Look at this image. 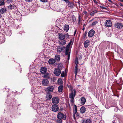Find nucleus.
Masks as SVG:
<instances>
[{"mask_svg": "<svg viewBox=\"0 0 123 123\" xmlns=\"http://www.w3.org/2000/svg\"><path fill=\"white\" fill-rule=\"evenodd\" d=\"M73 42V40H72V39H71L70 42L66 48L64 46L62 47L59 46L58 47L57 49V52H61L64 49H65V54L66 55H68V60H69V59L70 54V52L69 49V48L71 45H72Z\"/></svg>", "mask_w": 123, "mask_h": 123, "instance_id": "1", "label": "nucleus"}, {"mask_svg": "<svg viewBox=\"0 0 123 123\" xmlns=\"http://www.w3.org/2000/svg\"><path fill=\"white\" fill-rule=\"evenodd\" d=\"M74 92L71 93L69 95V98L71 99V102L72 103L74 102V98L75 95L76 91L74 89L73 90Z\"/></svg>", "mask_w": 123, "mask_h": 123, "instance_id": "2", "label": "nucleus"}, {"mask_svg": "<svg viewBox=\"0 0 123 123\" xmlns=\"http://www.w3.org/2000/svg\"><path fill=\"white\" fill-rule=\"evenodd\" d=\"M57 118L60 120H62L64 118L66 119L65 115L63 113L61 112L59 113L57 115Z\"/></svg>", "mask_w": 123, "mask_h": 123, "instance_id": "3", "label": "nucleus"}, {"mask_svg": "<svg viewBox=\"0 0 123 123\" xmlns=\"http://www.w3.org/2000/svg\"><path fill=\"white\" fill-rule=\"evenodd\" d=\"M115 27L118 29H121L123 26V24L121 23L117 22L115 23L114 24Z\"/></svg>", "mask_w": 123, "mask_h": 123, "instance_id": "4", "label": "nucleus"}, {"mask_svg": "<svg viewBox=\"0 0 123 123\" xmlns=\"http://www.w3.org/2000/svg\"><path fill=\"white\" fill-rule=\"evenodd\" d=\"M105 25L108 27H111L112 25V23L111 21L109 20H106L105 23Z\"/></svg>", "mask_w": 123, "mask_h": 123, "instance_id": "5", "label": "nucleus"}, {"mask_svg": "<svg viewBox=\"0 0 123 123\" xmlns=\"http://www.w3.org/2000/svg\"><path fill=\"white\" fill-rule=\"evenodd\" d=\"M52 103L53 104H57L59 102V99L57 97H53L52 99Z\"/></svg>", "mask_w": 123, "mask_h": 123, "instance_id": "6", "label": "nucleus"}, {"mask_svg": "<svg viewBox=\"0 0 123 123\" xmlns=\"http://www.w3.org/2000/svg\"><path fill=\"white\" fill-rule=\"evenodd\" d=\"M52 110L54 112L57 111L59 109L57 105L55 104L53 105L52 106Z\"/></svg>", "mask_w": 123, "mask_h": 123, "instance_id": "7", "label": "nucleus"}, {"mask_svg": "<svg viewBox=\"0 0 123 123\" xmlns=\"http://www.w3.org/2000/svg\"><path fill=\"white\" fill-rule=\"evenodd\" d=\"M54 71V74L56 76H59L61 73V70L59 68H55Z\"/></svg>", "mask_w": 123, "mask_h": 123, "instance_id": "8", "label": "nucleus"}, {"mask_svg": "<svg viewBox=\"0 0 123 123\" xmlns=\"http://www.w3.org/2000/svg\"><path fill=\"white\" fill-rule=\"evenodd\" d=\"M95 31L93 29L91 30L88 33V36L89 37H92L94 35Z\"/></svg>", "mask_w": 123, "mask_h": 123, "instance_id": "9", "label": "nucleus"}, {"mask_svg": "<svg viewBox=\"0 0 123 123\" xmlns=\"http://www.w3.org/2000/svg\"><path fill=\"white\" fill-rule=\"evenodd\" d=\"M74 109L73 110V117L74 119H75V114L77 113V107L75 105H74Z\"/></svg>", "mask_w": 123, "mask_h": 123, "instance_id": "10", "label": "nucleus"}, {"mask_svg": "<svg viewBox=\"0 0 123 123\" xmlns=\"http://www.w3.org/2000/svg\"><path fill=\"white\" fill-rule=\"evenodd\" d=\"M49 83V81L47 79H44L42 81V84L44 86L48 85Z\"/></svg>", "mask_w": 123, "mask_h": 123, "instance_id": "11", "label": "nucleus"}, {"mask_svg": "<svg viewBox=\"0 0 123 123\" xmlns=\"http://www.w3.org/2000/svg\"><path fill=\"white\" fill-rule=\"evenodd\" d=\"M65 35L61 34H59L58 37L59 38L60 40H63L65 39Z\"/></svg>", "mask_w": 123, "mask_h": 123, "instance_id": "12", "label": "nucleus"}, {"mask_svg": "<svg viewBox=\"0 0 123 123\" xmlns=\"http://www.w3.org/2000/svg\"><path fill=\"white\" fill-rule=\"evenodd\" d=\"M55 62V59H50L48 61L49 63V64H53Z\"/></svg>", "mask_w": 123, "mask_h": 123, "instance_id": "13", "label": "nucleus"}, {"mask_svg": "<svg viewBox=\"0 0 123 123\" xmlns=\"http://www.w3.org/2000/svg\"><path fill=\"white\" fill-rule=\"evenodd\" d=\"M47 71V68H46L43 67L41 68V71L42 73L44 74Z\"/></svg>", "mask_w": 123, "mask_h": 123, "instance_id": "14", "label": "nucleus"}, {"mask_svg": "<svg viewBox=\"0 0 123 123\" xmlns=\"http://www.w3.org/2000/svg\"><path fill=\"white\" fill-rule=\"evenodd\" d=\"M47 89L49 92H52L54 88L52 86H49L47 88Z\"/></svg>", "mask_w": 123, "mask_h": 123, "instance_id": "15", "label": "nucleus"}, {"mask_svg": "<svg viewBox=\"0 0 123 123\" xmlns=\"http://www.w3.org/2000/svg\"><path fill=\"white\" fill-rule=\"evenodd\" d=\"M52 97V95L50 93H47L46 94V98L47 100L50 99Z\"/></svg>", "mask_w": 123, "mask_h": 123, "instance_id": "16", "label": "nucleus"}, {"mask_svg": "<svg viewBox=\"0 0 123 123\" xmlns=\"http://www.w3.org/2000/svg\"><path fill=\"white\" fill-rule=\"evenodd\" d=\"M57 82L59 85H63V81L61 78H60L58 79Z\"/></svg>", "mask_w": 123, "mask_h": 123, "instance_id": "17", "label": "nucleus"}, {"mask_svg": "<svg viewBox=\"0 0 123 123\" xmlns=\"http://www.w3.org/2000/svg\"><path fill=\"white\" fill-rule=\"evenodd\" d=\"M89 41L87 40L84 42V46L85 48H87L89 44Z\"/></svg>", "mask_w": 123, "mask_h": 123, "instance_id": "18", "label": "nucleus"}, {"mask_svg": "<svg viewBox=\"0 0 123 123\" xmlns=\"http://www.w3.org/2000/svg\"><path fill=\"white\" fill-rule=\"evenodd\" d=\"M66 41L65 40H61L59 42V44L61 45H63L66 44Z\"/></svg>", "mask_w": 123, "mask_h": 123, "instance_id": "19", "label": "nucleus"}, {"mask_svg": "<svg viewBox=\"0 0 123 123\" xmlns=\"http://www.w3.org/2000/svg\"><path fill=\"white\" fill-rule=\"evenodd\" d=\"M81 103L82 105H84L86 102V99L84 97H82L81 98Z\"/></svg>", "mask_w": 123, "mask_h": 123, "instance_id": "20", "label": "nucleus"}, {"mask_svg": "<svg viewBox=\"0 0 123 123\" xmlns=\"http://www.w3.org/2000/svg\"><path fill=\"white\" fill-rule=\"evenodd\" d=\"M63 87V85H60L58 87V90L59 92H61L62 91Z\"/></svg>", "mask_w": 123, "mask_h": 123, "instance_id": "21", "label": "nucleus"}, {"mask_svg": "<svg viewBox=\"0 0 123 123\" xmlns=\"http://www.w3.org/2000/svg\"><path fill=\"white\" fill-rule=\"evenodd\" d=\"M86 111V109L85 107H82L80 110V111L81 113H85Z\"/></svg>", "mask_w": 123, "mask_h": 123, "instance_id": "22", "label": "nucleus"}, {"mask_svg": "<svg viewBox=\"0 0 123 123\" xmlns=\"http://www.w3.org/2000/svg\"><path fill=\"white\" fill-rule=\"evenodd\" d=\"M69 26L67 25H65L64 27V30L66 32L68 31L69 29Z\"/></svg>", "mask_w": 123, "mask_h": 123, "instance_id": "23", "label": "nucleus"}, {"mask_svg": "<svg viewBox=\"0 0 123 123\" xmlns=\"http://www.w3.org/2000/svg\"><path fill=\"white\" fill-rule=\"evenodd\" d=\"M68 3V6L70 8H72L74 7V5L73 3L72 2L70 3L69 2V3Z\"/></svg>", "mask_w": 123, "mask_h": 123, "instance_id": "24", "label": "nucleus"}, {"mask_svg": "<svg viewBox=\"0 0 123 123\" xmlns=\"http://www.w3.org/2000/svg\"><path fill=\"white\" fill-rule=\"evenodd\" d=\"M43 78H46L47 79L49 78V74L48 73H47L44 74V75Z\"/></svg>", "mask_w": 123, "mask_h": 123, "instance_id": "25", "label": "nucleus"}, {"mask_svg": "<svg viewBox=\"0 0 123 123\" xmlns=\"http://www.w3.org/2000/svg\"><path fill=\"white\" fill-rule=\"evenodd\" d=\"M6 9L5 8H3L1 9L0 12L1 13L3 14L6 12Z\"/></svg>", "mask_w": 123, "mask_h": 123, "instance_id": "26", "label": "nucleus"}, {"mask_svg": "<svg viewBox=\"0 0 123 123\" xmlns=\"http://www.w3.org/2000/svg\"><path fill=\"white\" fill-rule=\"evenodd\" d=\"M75 76H76V75L77 74V73L78 71V66L77 65H76L75 67Z\"/></svg>", "mask_w": 123, "mask_h": 123, "instance_id": "27", "label": "nucleus"}, {"mask_svg": "<svg viewBox=\"0 0 123 123\" xmlns=\"http://www.w3.org/2000/svg\"><path fill=\"white\" fill-rule=\"evenodd\" d=\"M12 32L10 30H8L6 32V35L8 36H9L11 34Z\"/></svg>", "mask_w": 123, "mask_h": 123, "instance_id": "28", "label": "nucleus"}, {"mask_svg": "<svg viewBox=\"0 0 123 123\" xmlns=\"http://www.w3.org/2000/svg\"><path fill=\"white\" fill-rule=\"evenodd\" d=\"M97 12H98L97 11L94 10L91 12L90 13V15L91 16H93L94 15L95 13H97Z\"/></svg>", "mask_w": 123, "mask_h": 123, "instance_id": "29", "label": "nucleus"}, {"mask_svg": "<svg viewBox=\"0 0 123 123\" xmlns=\"http://www.w3.org/2000/svg\"><path fill=\"white\" fill-rule=\"evenodd\" d=\"M14 5H10L8 6V8L9 9H11L14 8Z\"/></svg>", "mask_w": 123, "mask_h": 123, "instance_id": "30", "label": "nucleus"}, {"mask_svg": "<svg viewBox=\"0 0 123 123\" xmlns=\"http://www.w3.org/2000/svg\"><path fill=\"white\" fill-rule=\"evenodd\" d=\"M55 59L58 61H59L60 60V56L59 55H56L55 56Z\"/></svg>", "mask_w": 123, "mask_h": 123, "instance_id": "31", "label": "nucleus"}, {"mask_svg": "<svg viewBox=\"0 0 123 123\" xmlns=\"http://www.w3.org/2000/svg\"><path fill=\"white\" fill-rule=\"evenodd\" d=\"M71 19L73 22L75 21L76 20L75 17L74 15H72L71 17Z\"/></svg>", "mask_w": 123, "mask_h": 123, "instance_id": "32", "label": "nucleus"}, {"mask_svg": "<svg viewBox=\"0 0 123 123\" xmlns=\"http://www.w3.org/2000/svg\"><path fill=\"white\" fill-rule=\"evenodd\" d=\"M66 76V74L64 73V72L63 71L61 74V76L62 77H65Z\"/></svg>", "mask_w": 123, "mask_h": 123, "instance_id": "33", "label": "nucleus"}, {"mask_svg": "<svg viewBox=\"0 0 123 123\" xmlns=\"http://www.w3.org/2000/svg\"><path fill=\"white\" fill-rule=\"evenodd\" d=\"M86 120V123H91V121L89 119H87Z\"/></svg>", "mask_w": 123, "mask_h": 123, "instance_id": "34", "label": "nucleus"}, {"mask_svg": "<svg viewBox=\"0 0 123 123\" xmlns=\"http://www.w3.org/2000/svg\"><path fill=\"white\" fill-rule=\"evenodd\" d=\"M4 4V0H2L1 2H0V6L3 5Z\"/></svg>", "mask_w": 123, "mask_h": 123, "instance_id": "35", "label": "nucleus"}, {"mask_svg": "<svg viewBox=\"0 0 123 123\" xmlns=\"http://www.w3.org/2000/svg\"><path fill=\"white\" fill-rule=\"evenodd\" d=\"M75 63L76 65L78 63V59L77 58L76 59Z\"/></svg>", "mask_w": 123, "mask_h": 123, "instance_id": "36", "label": "nucleus"}, {"mask_svg": "<svg viewBox=\"0 0 123 123\" xmlns=\"http://www.w3.org/2000/svg\"><path fill=\"white\" fill-rule=\"evenodd\" d=\"M87 32L86 31L85 33L84 34V38L85 39L86 37Z\"/></svg>", "mask_w": 123, "mask_h": 123, "instance_id": "37", "label": "nucleus"}, {"mask_svg": "<svg viewBox=\"0 0 123 123\" xmlns=\"http://www.w3.org/2000/svg\"><path fill=\"white\" fill-rule=\"evenodd\" d=\"M60 22V21L59 20L57 19L55 23H56V25L57 24V25H58V23H59Z\"/></svg>", "mask_w": 123, "mask_h": 123, "instance_id": "38", "label": "nucleus"}, {"mask_svg": "<svg viewBox=\"0 0 123 123\" xmlns=\"http://www.w3.org/2000/svg\"><path fill=\"white\" fill-rule=\"evenodd\" d=\"M97 23V21H95L93 22L92 24V25H95Z\"/></svg>", "mask_w": 123, "mask_h": 123, "instance_id": "39", "label": "nucleus"}, {"mask_svg": "<svg viewBox=\"0 0 123 123\" xmlns=\"http://www.w3.org/2000/svg\"><path fill=\"white\" fill-rule=\"evenodd\" d=\"M41 1V2H47V0H40Z\"/></svg>", "mask_w": 123, "mask_h": 123, "instance_id": "40", "label": "nucleus"}, {"mask_svg": "<svg viewBox=\"0 0 123 123\" xmlns=\"http://www.w3.org/2000/svg\"><path fill=\"white\" fill-rule=\"evenodd\" d=\"M75 116H76L77 117H78L79 116V114L78 113H77L75 114Z\"/></svg>", "mask_w": 123, "mask_h": 123, "instance_id": "41", "label": "nucleus"}, {"mask_svg": "<svg viewBox=\"0 0 123 123\" xmlns=\"http://www.w3.org/2000/svg\"><path fill=\"white\" fill-rule=\"evenodd\" d=\"M78 19H79V23L80 20V17L79 14V15H78Z\"/></svg>", "mask_w": 123, "mask_h": 123, "instance_id": "42", "label": "nucleus"}, {"mask_svg": "<svg viewBox=\"0 0 123 123\" xmlns=\"http://www.w3.org/2000/svg\"><path fill=\"white\" fill-rule=\"evenodd\" d=\"M86 25H85V24H84V25H83V28L82 29V30H83V31H84V29H85V26Z\"/></svg>", "mask_w": 123, "mask_h": 123, "instance_id": "43", "label": "nucleus"}, {"mask_svg": "<svg viewBox=\"0 0 123 123\" xmlns=\"http://www.w3.org/2000/svg\"><path fill=\"white\" fill-rule=\"evenodd\" d=\"M100 7L101 8L103 9H106V7H104L102 6H101Z\"/></svg>", "mask_w": 123, "mask_h": 123, "instance_id": "44", "label": "nucleus"}, {"mask_svg": "<svg viewBox=\"0 0 123 123\" xmlns=\"http://www.w3.org/2000/svg\"><path fill=\"white\" fill-rule=\"evenodd\" d=\"M87 12L86 11H84L83 12V13L85 14H86Z\"/></svg>", "mask_w": 123, "mask_h": 123, "instance_id": "45", "label": "nucleus"}, {"mask_svg": "<svg viewBox=\"0 0 123 123\" xmlns=\"http://www.w3.org/2000/svg\"><path fill=\"white\" fill-rule=\"evenodd\" d=\"M64 1L66 2V3H69V1L68 0H63Z\"/></svg>", "mask_w": 123, "mask_h": 123, "instance_id": "46", "label": "nucleus"}, {"mask_svg": "<svg viewBox=\"0 0 123 123\" xmlns=\"http://www.w3.org/2000/svg\"><path fill=\"white\" fill-rule=\"evenodd\" d=\"M32 0H25L26 2H30Z\"/></svg>", "mask_w": 123, "mask_h": 123, "instance_id": "47", "label": "nucleus"}, {"mask_svg": "<svg viewBox=\"0 0 123 123\" xmlns=\"http://www.w3.org/2000/svg\"><path fill=\"white\" fill-rule=\"evenodd\" d=\"M76 32H77V30L76 29L75 30V31H74V36H75V34Z\"/></svg>", "mask_w": 123, "mask_h": 123, "instance_id": "48", "label": "nucleus"}, {"mask_svg": "<svg viewBox=\"0 0 123 123\" xmlns=\"http://www.w3.org/2000/svg\"><path fill=\"white\" fill-rule=\"evenodd\" d=\"M86 120H83L82 122V123H86Z\"/></svg>", "mask_w": 123, "mask_h": 123, "instance_id": "49", "label": "nucleus"}, {"mask_svg": "<svg viewBox=\"0 0 123 123\" xmlns=\"http://www.w3.org/2000/svg\"><path fill=\"white\" fill-rule=\"evenodd\" d=\"M119 5L122 6H123V4L122 3H120L119 4Z\"/></svg>", "mask_w": 123, "mask_h": 123, "instance_id": "50", "label": "nucleus"}, {"mask_svg": "<svg viewBox=\"0 0 123 123\" xmlns=\"http://www.w3.org/2000/svg\"><path fill=\"white\" fill-rule=\"evenodd\" d=\"M94 2L95 3L97 4V2L96 0H93Z\"/></svg>", "mask_w": 123, "mask_h": 123, "instance_id": "51", "label": "nucleus"}, {"mask_svg": "<svg viewBox=\"0 0 123 123\" xmlns=\"http://www.w3.org/2000/svg\"><path fill=\"white\" fill-rule=\"evenodd\" d=\"M57 123H62V121H59Z\"/></svg>", "mask_w": 123, "mask_h": 123, "instance_id": "52", "label": "nucleus"}, {"mask_svg": "<svg viewBox=\"0 0 123 123\" xmlns=\"http://www.w3.org/2000/svg\"><path fill=\"white\" fill-rule=\"evenodd\" d=\"M110 2H112V1L111 0H108Z\"/></svg>", "mask_w": 123, "mask_h": 123, "instance_id": "53", "label": "nucleus"}, {"mask_svg": "<svg viewBox=\"0 0 123 123\" xmlns=\"http://www.w3.org/2000/svg\"><path fill=\"white\" fill-rule=\"evenodd\" d=\"M119 1L122 2H123V0H119Z\"/></svg>", "mask_w": 123, "mask_h": 123, "instance_id": "54", "label": "nucleus"}, {"mask_svg": "<svg viewBox=\"0 0 123 123\" xmlns=\"http://www.w3.org/2000/svg\"><path fill=\"white\" fill-rule=\"evenodd\" d=\"M60 65H58V67L59 68H60Z\"/></svg>", "mask_w": 123, "mask_h": 123, "instance_id": "55", "label": "nucleus"}, {"mask_svg": "<svg viewBox=\"0 0 123 123\" xmlns=\"http://www.w3.org/2000/svg\"><path fill=\"white\" fill-rule=\"evenodd\" d=\"M80 22L79 23V21H78V23L79 24H80Z\"/></svg>", "mask_w": 123, "mask_h": 123, "instance_id": "56", "label": "nucleus"}]
</instances>
